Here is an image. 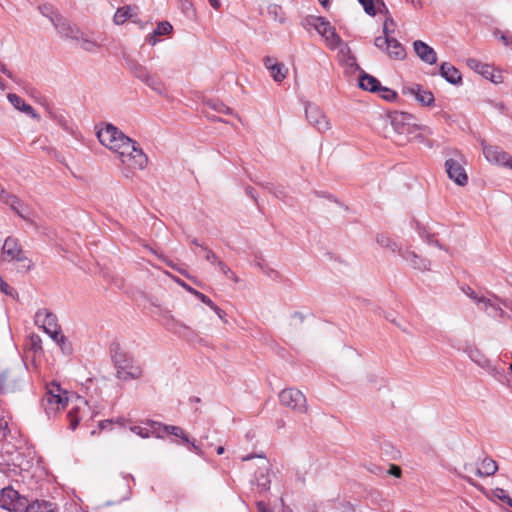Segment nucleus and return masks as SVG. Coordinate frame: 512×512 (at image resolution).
<instances>
[{"label": "nucleus", "instance_id": "nucleus-1", "mask_svg": "<svg viewBox=\"0 0 512 512\" xmlns=\"http://www.w3.org/2000/svg\"><path fill=\"white\" fill-rule=\"evenodd\" d=\"M102 145L114 152L121 162V172L126 178H131L137 171L143 170L148 158L136 142L126 136L112 124H106L97 132Z\"/></svg>", "mask_w": 512, "mask_h": 512}, {"label": "nucleus", "instance_id": "nucleus-2", "mask_svg": "<svg viewBox=\"0 0 512 512\" xmlns=\"http://www.w3.org/2000/svg\"><path fill=\"white\" fill-rule=\"evenodd\" d=\"M34 322L50 336V338L61 348L63 353H71V345L67 341V338L61 333L55 314L46 309L38 310L35 314Z\"/></svg>", "mask_w": 512, "mask_h": 512}, {"label": "nucleus", "instance_id": "nucleus-3", "mask_svg": "<svg viewBox=\"0 0 512 512\" xmlns=\"http://www.w3.org/2000/svg\"><path fill=\"white\" fill-rule=\"evenodd\" d=\"M389 117L394 132L398 137H403V140L409 141L420 137V131H427L428 133H431L428 127L418 125L416 123V118L412 114L406 112H394ZM397 141L401 142L402 139H398Z\"/></svg>", "mask_w": 512, "mask_h": 512}, {"label": "nucleus", "instance_id": "nucleus-4", "mask_svg": "<svg viewBox=\"0 0 512 512\" xmlns=\"http://www.w3.org/2000/svg\"><path fill=\"white\" fill-rule=\"evenodd\" d=\"M112 360L116 367V376L122 381L139 379L142 376L140 366L134 364L133 359L125 353L118 344L111 348Z\"/></svg>", "mask_w": 512, "mask_h": 512}, {"label": "nucleus", "instance_id": "nucleus-5", "mask_svg": "<svg viewBox=\"0 0 512 512\" xmlns=\"http://www.w3.org/2000/svg\"><path fill=\"white\" fill-rule=\"evenodd\" d=\"M3 260L12 262L16 261L20 264V268L25 271H30L34 263L29 259L22 249L17 238L9 236L5 239L2 246Z\"/></svg>", "mask_w": 512, "mask_h": 512}, {"label": "nucleus", "instance_id": "nucleus-6", "mask_svg": "<svg viewBox=\"0 0 512 512\" xmlns=\"http://www.w3.org/2000/svg\"><path fill=\"white\" fill-rule=\"evenodd\" d=\"M305 26L314 28L331 48H336L341 44V39L336 33L335 28L325 18L308 16L305 18Z\"/></svg>", "mask_w": 512, "mask_h": 512}, {"label": "nucleus", "instance_id": "nucleus-7", "mask_svg": "<svg viewBox=\"0 0 512 512\" xmlns=\"http://www.w3.org/2000/svg\"><path fill=\"white\" fill-rule=\"evenodd\" d=\"M68 403L67 392L59 384L51 383L47 386V392L43 399V406L48 415L64 409Z\"/></svg>", "mask_w": 512, "mask_h": 512}, {"label": "nucleus", "instance_id": "nucleus-8", "mask_svg": "<svg viewBox=\"0 0 512 512\" xmlns=\"http://www.w3.org/2000/svg\"><path fill=\"white\" fill-rule=\"evenodd\" d=\"M279 400L281 404L296 413H306L308 410L305 395L298 389L287 388L280 392Z\"/></svg>", "mask_w": 512, "mask_h": 512}, {"label": "nucleus", "instance_id": "nucleus-9", "mask_svg": "<svg viewBox=\"0 0 512 512\" xmlns=\"http://www.w3.org/2000/svg\"><path fill=\"white\" fill-rule=\"evenodd\" d=\"M401 92L404 96L413 98L422 106L431 107L434 105V94L418 83L408 82L403 84Z\"/></svg>", "mask_w": 512, "mask_h": 512}, {"label": "nucleus", "instance_id": "nucleus-10", "mask_svg": "<svg viewBox=\"0 0 512 512\" xmlns=\"http://www.w3.org/2000/svg\"><path fill=\"white\" fill-rule=\"evenodd\" d=\"M466 161L462 155L455 158H448L445 161V169L448 177L459 186H465L468 183V175L464 165Z\"/></svg>", "mask_w": 512, "mask_h": 512}, {"label": "nucleus", "instance_id": "nucleus-11", "mask_svg": "<svg viewBox=\"0 0 512 512\" xmlns=\"http://www.w3.org/2000/svg\"><path fill=\"white\" fill-rule=\"evenodd\" d=\"M28 505V500L21 497L12 487H6L0 493V507L14 512H23L25 506Z\"/></svg>", "mask_w": 512, "mask_h": 512}, {"label": "nucleus", "instance_id": "nucleus-12", "mask_svg": "<svg viewBox=\"0 0 512 512\" xmlns=\"http://www.w3.org/2000/svg\"><path fill=\"white\" fill-rule=\"evenodd\" d=\"M481 146L484 157L489 163L504 167L509 166L512 157L502 148L496 145H489L484 140L481 141Z\"/></svg>", "mask_w": 512, "mask_h": 512}, {"label": "nucleus", "instance_id": "nucleus-13", "mask_svg": "<svg viewBox=\"0 0 512 512\" xmlns=\"http://www.w3.org/2000/svg\"><path fill=\"white\" fill-rule=\"evenodd\" d=\"M477 307L492 318H503L507 316L505 311L500 307V298L495 294H489L488 296L482 295L481 299L478 300Z\"/></svg>", "mask_w": 512, "mask_h": 512}, {"label": "nucleus", "instance_id": "nucleus-14", "mask_svg": "<svg viewBox=\"0 0 512 512\" xmlns=\"http://www.w3.org/2000/svg\"><path fill=\"white\" fill-rule=\"evenodd\" d=\"M305 115L309 124L319 132H325L331 128V124L326 115L316 105L307 104L305 106Z\"/></svg>", "mask_w": 512, "mask_h": 512}, {"label": "nucleus", "instance_id": "nucleus-15", "mask_svg": "<svg viewBox=\"0 0 512 512\" xmlns=\"http://www.w3.org/2000/svg\"><path fill=\"white\" fill-rule=\"evenodd\" d=\"M0 199L5 204L9 205L11 209L23 220L27 221L30 224H33L32 219L30 218V214L28 212L27 207L23 205L21 200L10 193L5 192L3 189H1L0 193Z\"/></svg>", "mask_w": 512, "mask_h": 512}, {"label": "nucleus", "instance_id": "nucleus-16", "mask_svg": "<svg viewBox=\"0 0 512 512\" xmlns=\"http://www.w3.org/2000/svg\"><path fill=\"white\" fill-rule=\"evenodd\" d=\"M131 67V73L140 79L141 81L145 82L151 89L158 92L159 94H162L164 91L163 84L160 81V79L155 76L149 74V72L146 70L145 66H130Z\"/></svg>", "mask_w": 512, "mask_h": 512}, {"label": "nucleus", "instance_id": "nucleus-17", "mask_svg": "<svg viewBox=\"0 0 512 512\" xmlns=\"http://www.w3.org/2000/svg\"><path fill=\"white\" fill-rule=\"evenodd\" d=\"M21 382L20 374L12 369L0 372V393L16 391Z\"/></svg>", "mask_w": 512, "mask_h": 512}, {"label": "nucleus", "instance_id": "nucleus-18", "mask_svg": "<svg viewBox=\"0 0 512 512\" xmlns=\"http://www.w3.org/2000/svg\"><path fill=\"white\" fill-rule=\"evenodd\" d=\"M52 24L61 37L79 41L81 32L61 15L52 17Z\"/></svg>", "mask_w": 512, "mask_h": 512}, {"label": "nucleus", "instance_id": "nucleus-19", "mask_svg": "<svg viewBox=\"0 0 512 512\" xmlns=\"http://www.w3.org/2000/svg\"><path fill=\"white\" fill-rule=\"evenodd\" d=\"M399 255L403 258L404 261L408 263V265L419 271H428L430 270L431 262L429 259L424 258L414 251L409 249H399Z\"/></svg>", "mask_w": 512, "mask_h": 512}, {"label": "nucleus", "instance_id": "nucleus-20", "mask_svg": "<svg viewBox=\"0 0 512 512\" xmlns=\"http://www.w3.org/2000/svg\"><path fill=\"white\" fill-rule=\"evenodd\" d=\"M350 68H355V70H358V84L359 87L363 90L377 93L378 90L381 88V83L379 80L375 77H373L370 74H367L362 69H360V66H349Z\"/></svg>", "mask_w": 512, "mask_h": 512}, {"label": "nucleus", "instance_id": "nucleus-21", "mask_svg": "<svg viewBox=\"0 0 512 512\" xmlns=\"http://www.w3.org/2000/svg\"><path fill=\"white\" fill-rule=\"evenodd\" d=\"M414 51L417 56L426 64H436L437 53L428 44L421 40H417L413 44Z\"/></svg>", "mask_w": 512, "mask_h": 512}, {"label": "nucleus", "instance_id": "nucleus-22", "mask_svg": "<svg viewBox=\"0 0 512 512\" xmlns=\"http://www.w3.org/2000/svg\"><path fill=\"white\" fill-rule=\"evenodd\" d=\"M475 72L494 84L502 83L503 74L498 66H474Z\"/></svg>", "mask_w": 512, "mask_h": 512}, {"label": "nucleus", "instance_id": "nucleus-23", "mask_svg": "<svg viewBox=\"0 0 512 512\" xmlns=\"http://www.w3.org/2000/svg\"><path fill=\"white\" fill-rule=\"evenodd\" d=\"M497 470H498V465H497L496 461H494L490 457H485L482 460L480 467H477L475 469V474L478 477H489V476L494 475L497 472Z\"/></svg>", "mask_w": 512, "mask_h": 512}, {"label": "nucleus", "instance_id": "nucleus-24", "mask_svg": "<svg viewBox=\"0 0 512 512\" xmlns=\"http://www.w3.org/2000/svg\"><path fill=\"white\" fill-rule=\"evenodd\" d=\"M87 402L83 399L78 400V404L71 408L68 413V418L70 421V428L72 430L76 429L80 419L82 418L81 411L83 408L87 407Z\"/></svg>", "mask_w": 512, "mask_h": 512}, {"label": "nucleus", "instance_id": "nucleus-25", "mask_svg": "<svg viewBox=\"0 0 512 512\" xmlns=\"http://www.w3.org/2000/svg\"><path fill=\"white\" fill-rule=\"evenodd\" d=\"M440 73L451 84H459L462 81V75L456 66H439Z\"/></svg>", "mask_w": 512, "mask_h": 512}, {"label": "nucleus", "instance_id": "nucleus-26", "mask_svg": "<svg viewBox=\"0 0 512 512\" xmlns=\"http://www.w3.org/2000/svg\"><path fill=\"white\" fill-rule=\"evenodd\" d=\"M172 25L167 21H162L157 24L153 34L149 35L147 41L151 45H155L158 41V36L167 35L172 31Z\"/></svg>", "mask_w": 512, "mask_h": 512}, {"label": "nucleus", "instance_id": "nucleus-27", "mask_svg": "<svg viewBox=\"0 0 512 512\" xmlns=\"http://www.w3.org/2000/svg\"><path fill=\"white\" fill-rule=\"evenodd\" d=\"M23 512H57L55 510V507L52 503L47 501H39L36 500L32 503H28L27 506H25V509Z\"/></svg>", "mask_w": 512, "mask_h": 512}, {"label": "nucleus", "instance_id": "nucleus-28", "mask_svg": "<svg viewBox=\"0 0 512 512\" xmlns=\"http://www.w3.org/2000/svg\"><path fill=\"white\" fill-rule=\"evenodd\" d=\"M416 229L419 233V236L425 240L428 244H434L436 245L437 247H439L440 249H442L443 247L439 244V242L437 240H433V237H434V234L431 232L430 228L423 225V224H420L419 222H416Z\"/></svg>", "mask_w": 512, "mask_h": 512}, {"label": "nucleus", "instance_id": "nucleus-29", "mask_svg": "<svg viewBox=\"0 0 512 512\" xmlns=\"http://www.w3.org/2000/svg\"><path fill=\"white\" fill-rule=\"evenodd\" d=\"M266 67L269 71L270 76L276 82H281L289 74L288 66H266Z\"/></svg>", "mask_w": 512, "mask_h": 512}, {"label": "nucleus", "instance_id": "nucleus-30", "mask_svg": "<svg viewBox=\"0 0 512 512\" xmlns=\"http://www.w3.org/2000/svg\"><path fill=\"white\" fill-rule=\"evenodd\" d=\"M493 36L498 40L504 47L512 51V33L510 31H502L496 29L493 31Z\"/></svg>", "mask_w": 512, "mask_h": 512}, {"label": "nucleus", "instance_id": "nucleus-31", "mask_svg": "<svg viewBox=\"0 0 512 512\" xmlns=\"http://www.w3.org/2000/svg\"><path fill=\"white\" fill-rule=\"evenodd\" d=\"M133 16V8L131 6H124L118 8L114 15V23L117 25L123 24L127 19Z\"/></svg>", "mask_w": 512, "mask_h": 512}, {"label": "nucleus", "instance_id": "nucleus-32", "mask_svg": "<svg viewBox=\"0 0 512 512\" xmlns=\"http://www.w3.org/2000/svg\"><path fill=\"white\" fill-rule=\"evenodd\" d=\"M386 49L388 54L395 60L402 59L404 55V49L402 45L395 38H391L389 46Z\"/></svg>", "mask_w": 512, "mask_h": 512}, {"label": "nucleus", "instance_id": "nucleus-33", "mask_svg": "<svg viewBox=\"0 0 512 512\" xmlns=\"http://www.w3.org/2000/svg\"><path fill=\"white\" fill-rule=\"evenodd\" d=\"M147 425L150 427L148 430L150 432V436H155L157 438H163L164 437V427H167L168 425L162 424L160 422L156 421H147Z\"/></svg>", "mask_w": 512, "mask_h": 512}, {"label": "nucleus", "instance_id": "nucleus-34", "mask_svg": "<svg viewBox=\"0 0 512 512\" xmlns=\"http://www.w3.org/2000/svg\"><path fill=\"white\" fill-rule=\"evenodd\" d=\"M164 432L179 437L183 442H189V437L179 426L168 425L167 427H164Z\"/></svg>", "mask_w": 512, "mask_h": 512}, {"label": "nucleus", "instance_id": "nucleus-35", "mask_svg": "<svg viewBox=\"0 0 512 512\" xmlns=\"http://www.w3.org/2000/svg\"><path fill=\"white\" fill-rule=\"evenodd\" d=\"M207 105L217 111V112H220V113H225V114H233V111L231 108L227 107L225 104H223L222 102L218 101V100H209L207 101Z\"/></svg>", "mask_w": 512, "mask_h": 512}, {"label": "nucleus", "instance_id": "nucleus-36", "mask_svg": "<svg viewBox=\"0 0 512 512\" xmlns=\"http://www.w3.org/2000/svg\"><path fill=\"white\" fill-rule=\"evenodd\" d=\"M269 15L276 21L283 23L285 21L284 13L279 5L272 4L268 7Z\"/></svg>", "mask_w": 512, "mask_h": 512}, {"label": "nucleus", "instance_id": "nucleus-37", "mask_svg": "<svg viewBox=\"0 0 512 512\" xmlns=\"http://www.w3.org/2000/svg\"><path fill=\"white\" fill-rule=\"evenodd\" d=\"M377 243L379 245H381L382 247H386V248L391 249L392 251L399 252L400 248L398 247V245L393 240H391L389 237H387L385 235H379L377 237Z\"/></svg>", "mask_w": 512, "mask_h": 512}, {"label": "nucleus", "instance_id": "nucleus-38", "mask_svg": "<svg viewBox=\"0 0 512 512\" xmlns=\"http://www.w3.org/2000/svg\"><path fill=\"white\" fill-rule=\"evenodd\" d=\"M267 472V466L263 467L261 469L260 475L256 476V482L259 487H261L262 490H268L269 489V479L267 475L265 474Z\"/></svg>", "mask_w": 512, "mask_h": 512}, {"label": "nucleus", "instance_id": "nucleus-39", "mask_svg": "<svg viewBox=\"0 0 512 512\" xmlns=\"http://www.w3.org/2000/svg\"><path fill=\"white\" fill-rule=\"evenodd\" d=\"M218 268L229 279L236 283L239 282L237 275L223 261H218Z\"/></svg>", "mask_w": 512, "mask_h": 512}, {"label": "nucleus", "instance_id": "nucleus-40", "mask_svg": "<svg viewBox=\"0 0 512 512\" xmlns=\"http://www.w3.org/2000/svg\"><path fill=\"white\" fill-rule=\"evenodd\" d=\"M377 93H379L381 98H383L387 101H390V102L396 100V98H397V93L395 91L391 90L390 88L383 87L382 85Z\"/></svg>", "mask_w": 512, "mask_h": 512}, {"label": "nucleus", "instance_id": "nucleus-41", "mask_svg": "<svg viewBox=\"0 0 512 512\" xmlns=\"http://www.w3.org/2000/svg\"><path fill=\"white\" fill-rule=\"evenodd\" d=\"M39 11L41 14L52 22V17H59L60 15L54 11L53 7L49 4H43L39 6Z\"/></svg>", "mask_w": 512, "mask_h": 512}, {"label": "nucleus", "instance_id": "nucleus-42", "mask_svg": "<svg viewBox=\"0 0 512 512\" xmlns=\"http://www.w3.org/2000/svg\"><path fill=\"white\" fill-rule=\"evenodd\" d=\"M358 1L363 6L364 11L368 15H370V16L376 15L377 10H376L374 0H358Z\"/></svg>", "mask_w": 512, "mask_h": 512}, {"label": "nucleus", "instance_id": "nucleus-43", "mask_svg": "<svg viewBox=\"0 0 512 512\" xmlns=\"http://www.w3.org/2000/svg\"><path fill=\"white\" fill-rule=\"evenodd\" d=\"M7 98L9 102L14 106V108L19 111L23 107V104H26V102L20 96L13 93L8 94Z\"/></svg>", "mask_w": 512, "mask_h": 512}, {"label": "nucleus", "instance_id": "nucleus-44", "mask_svg": "<svg viewBox=\"0 0 512 512\" xmlns=\"http://www.w3.org/2000/svg\"><path fill=\"white\" fill-rule=\"evenodd\" d=\"M264 188L268 189L276 198L284 200L286 193L282 187H273L270 184L263 185Z\"/></svg>", "mask_w": 512, "mask_h": 512}, {"label": "nucleus", "instance_id": "nucleus-45", "mask_svg": "<svg viewBox=\"0 0 512 512\" xmlns=\"http://www.w3.org/2000/svg\"><path fill=\"white\" fill-rule=\"evenodd\" d=\"M494 495L504 501L507 505H509L510 507H512V498L506 493V491L502 488H496L494 490Z\"/></svg>", "mask_w": 512, "mask_h": 512}, {"label": "nucleus", "instance_id": "nucleus-46", "mask_svg": "<svg viewBox=\"0 0 512 512\" xmlns=\"http://www.w3.org/2000/svg\"><path fill=\"white\" fill-rule=\"evenodd\" d=\"M396 24L391 17H387L383 25L384 36L390 37V34L394 32Z\"/></svg>", "mask_w": 512, "mask_h": 512}, {"label": "nucleus", "instance_id": "nucleus-47", "mask_svg": "<svg viewBox=\"0 0 512 512\" xmlns=\"http://www.w3.org/2000/svg\"><path fill=\"white\" fill-rule=\"evenodd\" d=\"M80 41H82V48L87 51H93L96 47H98V43L96 41H91L84 37V34L81 32Z\"/></svg>", "mask_w": 512, "mask_h": 512}, {"label": "nucleus", "instance_id": "nucleus-48", "mask_svg": "<svg viewBox=\"0 0 512 512\" xmlns=\"http://www.w3.org/2000/svg\"><path fill=\"white\" fill-rule=\"evenodd\" d=\"M130 431L144 439L150 437V432H149L148 428H144V427L135 425V426L130 427Z\"/></svg>", "mask_w": 512, "mask_h": 512}, {"label": "nucleus", "instance_id": "nucleus-49", "mask_svg": "<svg viewBox=\"0 0 512 512\" xmlns=\"http://www.w3.org/2000/svg\"><path fill=\"white\" fill-rule=\"evenodd\" d=\"M203 250L205 252V259L207 261H209L210 263L216 264L218 266V261H220V260L217 257V255L208 247H203Z\"/></svg>", "mask_w": 512, "mask_h": 512}, {"label": "nucleus", "instance_id": "nucleus-50", "mask_svg": "<svg viewBox=\"0 0 512 512\" xmlns=\"http://www.w3.org/2000/svg\"><path fill=\"white\" fill-rule=\"evenodd\" d=\"M462 291L469 297L471 298L476 305H478V300L481 299V296L482 295H479L478 293H476L472 288H470L469 286H466V287H463L462 288Z\"/></svg>", "mask_w": 512, "mask_h": 512}, {"label": "nucleus", "instance_id": "nucleus-51", "mask_svg": "<svg viewBox=\"0 0 512 512\" xmlns=\"http://www.w3.org/2000/svg\"><path fill=\"white\" fill-rule=\"evenodd\" d=\"M390 41L391 37L379 36L375 39V45L380 49L387 48L389 46Z\"/></svg>", "mask_w": 512, "mask_h": 512}, {"label": "nucleus", "instance_id": "nucleus-52", "mask_svg": "<svg viewBox=\"0 0 512 512\" xmlns=\"http://www.w3.org/2000/svg\"><path fill=\"white\" fill-rule=\"evenodd\" d=\"M194 295L204 304H206L208 307H213L214 306V302L208 297L206 296L205 294L199 292V291H194Z\"/></svg>", "mask_w": 512, "mask_h": 512}, {"label": "nucleus", "instance_id": "nucleus-53", "mask_svg": "<svg viewBox=\"0 0 512 512\" xmlns=\"http://www.w3.org/2000/svg\"><path fill=\"white\" fill-rule=\"evenodd\" d=\"M22 112H24L25 114H27L28 116L34 118V119H37L39 120V115L35 112V110L32 108V106H30L29 104H23V107L21 108Z\"/></svg>", "mask_w": 512, "mask_h": 512}, {"label": "nucleus", "instance_id": "nucleus-54", "mask_svg": "<svg viewBox=\"0 0 512 512\" xmlns=\"http://www.w3.org/2000/svg\"><path fill=\"white\" fill-rule=\"evenodd\" d=\"M0 289L3 293H5L6 295H10V296H13L14 292H15V290L4 281H1Z\"/></svg>", "mask_w": 512, "mask_h": 512}, {"label": "nucleus", "instance_id": "nucleus-55", "mask_svg": "<svg viewBox=\"0 0 512 512\" xmlns=\"http://www.w3.org/2000/svg\"><path fill=\"white\" fill-rule=\"evenodd\" d=\"M458 475H459V477L464 479L469 485L477 488L478 490H482V486L480 484H478L475 480H473L471 477H468V476H465L462 474H458Z\"/></svg>", "mask_w": 512, "mask_h": 512}, {"label": "nucleus", "instance_id": "nucleus-56", "mask_svg": "<svg viewBox=\"0 0 512 512\" xmlns=\"http://www.w3.org/2000/svg\"><path fill=\"white\" fill-rule=\"evenodd\" d=\"M186 443L189 445L190 449H191L193 452H195L197 455H199V456H202V455H203V451H202V449L200 448V446H199V445H197V444L195 443V441H191V440L189 439V442H186Z\"/></svg>", "mask_w": 512, "mask_h": 512}, {"label": "nucleus", "instance_id": "nucleus-57", "mask_svg": "<svg viewBox=\"0 0 512 512\" xmlns=\"http://www.w3.org/2000/svg\"><path fill=\"white\" fill-rule=\"evenodd\" d=\"M181 1V9L183 12L188 13L193 10V5L189 0H180Z\"/></svg>", "mask_w": 512, "mask_h": 512}, {"label": "nucleus", "instance_id": "nucleus-58", "mask_svg": "<svg viewBox=\"0 0 512 512\" xmlns=\"http://www.w3.org/2000/svg\"><path fill=\"white\" fill-rule=\"evenodd\" d=\"M401 473H402V470H401V468L399 466L394 465V464H392L390 466L389 474H391V475H393V476L398 478V477L401 476Z\"/></svg>", "mask_w": 512, "mask_h": 512}, {"label": "nucleus", "instance_id": "nucleus-59", "mask_svg": "<svg viewBox=\"0 0 512 512\" xmlns=\"http://www.w3.org/2000/svg\"><path fill=\"white\" fill-rule=\"evenodd\" d=\"M31 343L35 350L41 349V338L38 335L31 336Z\"/></svg>", "mask_w": 512, "mask_h": 512}, {"label": "nucleus", "instance_id": "nucleus-60", "mask_svg": "<svg viewBox=\"0 0 512 512\" xmlns=\"http://www.w3.org/2000/svg\"><path fill=\"white\" fill-rule=\"evenodd\" d=\"M123 486L125 488V494L123 495L122 499L125 500V499H129L130 496H131V489H130V486L128 485V483L126 481H123Z\"/></svg>", "mask_w": 512, "mask_h": 512}, {"label": "nucleus", "instance_id": "nucleus-61", "mask_svg": "<svg viewBox=\"0 0 512 512\" xmlns=\"http://www.w3.org/2000/svg\"><path fill=\"white\" fill-rule=\"evenodd\" d=\"M211 309L217 314V316L219 318H221V319L224 318L225 312L222 309H220L215 303H214V306L211 307Z\"/></svg>", "mask_w": 512, "mask_h": 512}, {"label": "nucleus", "instance_id": "nucleus-62", "mask_svg": "<svg viewBox=\"0 0 512 512\" xmlns=\"http://www.w3.org/2000/svg\"><path fill=\"white\" fill-rule=\"evenodd\" d=\"M470 358L475 361L476 363H478L480 366L482 367H487L488 366V360L487 359H483V360H478L474 357V354L471 353L470 354Z\"/></svg>", "mask_w": 512, "mask_h": 512}, {"label": "nucleus", "instance_id": "nucleus-63", "mask_svg": "<svg viewBox=\"0 0 512 512\" xmlns=\"http://www.w3.org/2000/svg\"><path fill=\"white\" fill-rule=\"evenodd\" d=\"M504 306L512 311V301L508 299H500V307Z\"/></svg>", "mask_w": 512, "mask_h": 512}, {"label": "nucleus", "instance_id": "nucleus-64", "mask_svg": "<svg viewBox=\"0 0 512 512\" xmlns=\"http://www.w3.org/2000/svg\"><path fill=\"white\" fill-rule=\"evenodd\" d=\"M246 193H247L251 198H253L255 201H257V198H256V196H255V190H254V188H252V187H247V188H246Z\"/></svg>", "mask_w": 512, "mask_h": 512}]
</instances>
